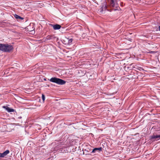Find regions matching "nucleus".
Instances as JSON below:
<instances>
[{
    "instance_id": "nucleus-15",
    "label": "nucleus",
    "mask_w": 160,
    "mask_h": 160,
    "mask_svg": "<svg viewBox=\"0 0 160 160\" xmlns=\"http://www.w3.org/2000/svg\"><path fill=\"white\" fill-rule=\"evenodd\" d=\"M44 80H45V81H46V79H44Z\"/></svg>"
},
{
    "instance_id": "nucleus-11",
    "label": "nucleus",
    "mask_w": 160,
    "mask_h": 160,
    "mask_svg": "<svg viewBox=\"0 0 160 160\" xmlns=\"http://www.w3.org/2000/svg\"><path fill=\"white\" fill-rule=\"evenodd\" d=\"M6 109L8 112H13L14 111V110L13 109L10 108L8 107H7L6 108Z\"/></svg>"
},
{
    "instance_id": "nucleus-5",
    "label": "nucleus",
    "mask_w": 160,
    "mask_h": 160,
    "mask_svg": "<svg viewBox=\"0 0 160 160\" xmlns=\"http://www.w3.org/2000/svg\"><path fill=\"white\" fill-rule=\"evenodd\" d=\"M51 26L53 27L54 30H58L61 28V26L59 24H56L55 25L51 24H50Z\"/></svg>"
},
{
    "instance_id": "nucleus-7",
    "label": "nucleus",
    "mask_w": 160,
    "mask_h": 160,
    "mask_svg": "<svg viewBox=\"0 0 160 160\" xmlns=\"http://www.w3.org/2000/svg\"><path fill=\"white\" fill-rule=\"evenodd\" d=\"M109 3L110 6L114 7L115 6V2L114 0H109Z\"/></svg>"
},
{
    "instance_id": "nucleus-14",
    "label": "nucleus",
    "mask_w": 160,
    "mask_h": 160,
    "mask_svg": "<svg viewBox=\"0 0 160 160\" xmlns=\"http://www.w3.org/2000/svg\"><path fill=\"white\" fill-rule=\"evenodd\" d=\"M158 29L160 31V26L158 27Z\"/></svg>"
},
{
    "instance_id": "nucleus-4",
    "label": "nucleus",
    "mask_w": 160,
    "mask_h": 160,
    "mask_svg": "<svg viewBox=\"0 0 160 160\" xmlns=\"http://www.w3.org/2000/svg\"><path fill=\"white\" fill-rule=\"evenodd\" d=\"M10 152L9 150H7L2 153H0V160H1V158H3L5 156L7 155Z\"/></svg>"
},
{
    "instance_id": "nucleus-1",
    "label": "nucleus",
    "mask_w": 160,
    "mask_h": 160,
    "mask_svg": "<svg viewBox=\"0 0 160 160\" xmlns=\"http://www.w3.org/2000/svg\"><path fill=\"white\" fill-rule=\"evenodd\" d=\"M13 49L11 45L5 44H0V50L5 52H9Z\"/></svg>"
},
{
    "instance_id": "nucleus-16",
    "label": "nucleus",
    "mask_w": 160,
    "mask_h": 160,
    "mask_svg": "<svg viewBox=\"0 0 160 160\" xmlns=\"http://www.w3.org/2000/svg\"><path fill=\"white\" fill-rule=\"evenodd\" d=\"M48 87H49V85H48Z\"/></svg>"
},
{
    "instance_id": "nucleus-2",
    "label": "nucleus",
    "mask_w": 160,
    "mask_h": 160,
    "mask_svg": "<svg viewBox=\"0 0 160 160\" xmlns=\"http://www.w3.org/2000/svg\"><path fill=\"white\" fill-rule=\"evenodd\" d=\"M50 81L52 82L55 83L58 85H62L66 83V81L56 77H52L50 79Z\"/></svg>"
},
{
    "instance_id": "nucleus-9",
    "label": "nucleus",
    "mask_w": 160,
    "mask_h": 160,
    "mask_svg": "<svg viewBox=\"0 0 160 160\" xmlns=\"http://www.w3.org/2000/svg\"><path fill=\"white\" fill-rule=\"evenodd\" d=\"M102 148L100 147L99 148H94L92 152V153H95L97 151H98V150H99V151H101L102 150Z\"/></svg>"
},
{
    "instance_id": "nucleus-13",
    "label": "nucleus",
    "mask_w": 160,
    "mask_h": 160,
    "mask_svg": "<svg viewBox=\"0 0 160 160\" xmlns=\"http://www.w3.org/2000/svg\"><path fill=\"white\" fill-rule=\"evenodd\" d=\"M65 146H60V148H65Z\"/></svg>"
},
{
    "instance_id": "nucleus-3",
    "label": "nucleus",
    "mask_w": 160,
    "mask_h": 160,
    "mask_svg": "<svg viewBox=\"0 0 160 160\" xmlns=\"http://www.w3.org/2000/svg\"><path fill=\"white\" fill-rule=\"evenodd\" d=\"M72 38H66L63 40V43L65 45H70L72 44Z\"/></svg>"
},
{
    "instance_id": "nucleus-12",
    "label": "nucleus",
    "mask_w": 160,
    "mask_h": 160,
    "mask_svg": "<svg viewBox=\"0 0 160 160\" xmlns=\"http://www.w3.org/2000/svg\"><path fill=\"white\" fill-rule=\"evenodd\" d=\"M42 100L44 101L45 99V96L44 94H42Z\"/></svg>"
},
{
    "instance_id": "nucleus-10",
    "label": "nucleus",
    "mask_w": 160,
    "mask_h": 160,
    "mask_svg": "<svg viewBox=\"0 0 160 160\" xmlns=\"http://www.w3.org/2000/svg\"><path fill=\"white\" fill-rule=\"evenodd\" d=\"M53 37L51 35H48L47 36L45 39V41H47L49 40H51L52 39Z\"/></svg>"
},
{
    "instance_id": "nucleus-6",
    "label": "nucleus",
    "mask_w": 160,
    "mask_h": 160,
    "mask_svg": "<svg viewBox=\"0 0 160 160\" xmlns=\"http://www.w3.org/2000/svg\"><path fill=\"white\" fill-rule=\"evenodd\" d=\"M159 138V139H158L157 140H155L156 141H157L159 139H160V135H152L150 137V140H152L154 139H157ZM155 141V140H154L153 141Z\"/></svg>"
},
{
    "instance_id": "nucleus-8",
    "label": "nucleus",
    "mask_w": 160,
    "mask_h": 160,
    "mask_svg": "<svg viewBox=\"0 0 160 160\" xmlns=\"http://www.w3.org/2000/svg\"><path fill=\"white\" fill-rule=\"evenodd\" d=\"M14 18L17 20L18 21L19 19H21V20H22L24 19V18H22L20 16H19V15L15 14L14 15Z\"/></svg>"
},
{
    "instance_id": "nucleus-17",
    "label": "nucleus",
    "mask_w": 160,
    "mask_h": 160,
    "mask_svg": "<svg viewBox=\"0 0 160 160\" xmlns=\"http://www.w3.org/2000/svg\"><path fill=\"white\" fill-rule=\"evenodd\" d=\"M21 118V117H19V118Z\"/></svg>"
}]
</instances>
